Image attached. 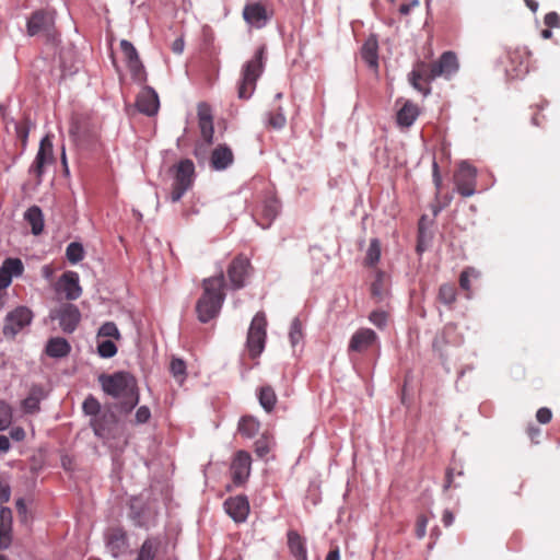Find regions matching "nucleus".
<instances>
[{
  "label": "nucleus",
  "mask_w": 560,
  "mask_h": 560,
  "mask_svg": "<svg viewBox=\"0 0 560 560\" xmlns=\"http://www.w3.org/2000/svg\"><path fill=\"white\" fill-rule=\"evenodd\" d=\"M184 46H185V43H184V39L183 38H176L172 45V50L175 52V54H182L184 51Z\"/></svg>",
  "instance_id": "nucleus-64"
},
{
  "label": "nucleus",
  "mask_w": 560,
  "mask_h": 560,
  "mask_svg": "<svg viewBox=\"0 0 560 560\" xmlns=\"http://www.w3.org/2000/svg\"><path fill=\"white\" fill-rule=\"evenodd\" d=\"M419 107L411 101H406L397 112L396 121L399 127L409 128L419 116Z\"/></svg>",
  "instance_id": "nucleus-25"
},
{
  "label": "nucleus",
  "mask_w": 560,
  "mask_h": 560,
  "mask_svg": "<svg viewBox=\"0 0 560 560\" xmlns=\"http://www.w3.org/2000/svg\"><path fill=\"white\" fill-rule=\"evenodd\" d=\"M45 164L40 163L39 161L35 160L33 161L32 165L30 166V174L34 175L37 178V183L39 184L42 182L44 172H45Z\"/></svg>",
  "instance_id": "nucleus-53"
},
{
  "label": "nucleus",
  "mask_w": 560,
  "mask_h": 560,
  "mask_svg": "<svg viewBox=\"0 0 560 560\" xmlns=\"http://www.w3.org/2000/svg\"><path fill=\"white\" fill-rule=\"evenodd\" d=\"M288 546L296 560H307L305 539L295 530L288 532Z\"/></svg>",
  "instance_id": "nucleus-26"
},
{
  "label": "nucleus",
  "mask_w": 560,
  "mask_h": 560,
  "mask_svg": "<svg viewBox=\"0 0 560 560\" xmlns=\"http://www.w3.org/2000/svg\"><path fill=\"white\" fill-rule=\"evenodd\" d=\"M267 319L264 312H258L252 319L248 328L246 347L252 358L259 357L266 345Z\"/></svg>",
  "instance_id": "nucleus-5"
},
{
  "label": "nucleus",
  "mask_w": 560,
  "mask_h": 560,
  "mask_svg": "<svg viewBox=\"0 0 560 560\" xmlns=\"http://www.w3.org/2000/svg\"><path fill=\"white\" fill-rule=\"evenodd\" d=\"M120 49L124 54L131 78L139 83H144L147 81V73L133 44L127 39H121Z\"/></svg>",
  "instance_id": "nucleus-11"
},
{
  "label": "nucleus",
  "mask_w": 560,
  "mask_h": 560,
  "mask_svg": "<svg viewBox=\"0 0 560 560\" xmlns=\"http://www.w3.org/2000/svg\"><path fill=\"white\" fill-rule=\"evenodd\" d=\"M259 422L249 416L243 417L238 421V432L247 439L255 436L259 431Z\"/></svg>",
  "instance_id": "nucleus-33"
},
{
  "label": "nucleus",
  "mask_w": 560,
  "mask_h": 560,
  "mask_svg": "<svg viewBox=\"0 0 560 560\" xmlns=\"http://www.w3.org/2000/svg\"><path fill=\"white\" fill-rule=\"evenodd\" d=\"M24 271V265L19 258H7L0 267V290L7 289L13 277H19Z\"/></svg>",
  "instance_id": "nucleus-23"
},
{
  "label": "nucleus",
  "mask_w": 560,
  "mask_h": 560,
  "mask_svg": "<svg viewBox=\"0 0 560 560\" xmlns=\"http://www.w3.org/2000/svg\"><path fill=\"white\" fill-rule=\"evenodd\" d=\"M129 547L128 537L122 528H113L106 537V548L114 558L125 555Z\"/></svg>",
  "instance_id": "nucleus-21"
},
{
  "label": "nucleus",
  "mask_w": 560,
  "mask_h": 560,
  "mask_svg": "<svg viewBox=\"0 0 560 560\" xmlns=\"http://www.w3.org/2000/svg\"><path fill=\"white\" fill-rule=\"evenodd\" d=\"M552 418V412L549 408L542 407L537 410L536 419L538 422L546 424L549 423Z\"/></svg>",
  "instance_id": "nucleus-56"
},
{
  "label": "nucleus",
  "mask_w": 560,
  "mask_h": 560,
  "mask_svg": "<svg viewBox=\"0 0 560 560\" xmlns=\"http://www.w3.org/2000/svg\"><path fill=\"white\" fill-rule=\"evenodd\" d=\"M12 542V528L0 527V549L5 550Z\"/></svg>",
  "instance_id": "nucleus-52"
},
{
  "label": "nucleus",
  "mask_w": 560,
  "mask_h": 560,
  "mask_svg": "<svg viewBox=\"0 0 560 560\" xmlns=\"http://www.w3.org/2000/svg\"><path fill=\"white\" fill-rule=\"evenodd\" d=\"M454 514L450 510H445L442 515L444 526L448 527L454 523Z\"/></svg>",
  "instance_id": "nucleus-61"
},
{
  "label": "nucleus",
  "mask_w": 560,
  "mask_h": 560,
  "mask_svg": "<svg viewBox=\"0 0 560 560\" xmlns=\"http://www.w3.org/2000/svg\"><path fill=\"white\" fill-rule=\"evenodd\" d=\"M388 315L385 311L376 310L373 311L370 316L369 320L376 326L380 329H383L387 325Z\"/></svg>",
  "instance_id": "nucleus-47"
},
{
  "label": "nucleus",
  "mask_w": 560,
  "mask_h": 560,
  "mask_svg": "<svg viewBox=\"0 0 560 560\" xmlns=\"http://www.w3.org/2000/svg\"><path fill=\"white\" fill-rule=\"evenodd\" d=\"M477 170L468 162L463 161L454 175L456 190L463 197H471L476 194Z\"/></svg>",
  "instance_id": "nucleus-9"
},
{
  "label": "nucleus",
  "mask_w": 560,
  "mask_h": 560,
  "mask_svg": "<svg viewBox=\"0 0 560 560\" xmlns=\"http://www.w3.org/2000/svg\"><path fill=\"white\" fill-rule=\"evenodd\" d=\"M377 40L375 38H369L361 49L362 59L371 67L376 68L378 65L377 55Z\"/></svg>",
  "instance_id": "nucleus-31"
},
{
  "label": "nucleus",
  "mask_w": 560,
  "mask_h": 560,
  "mask_svg": "<svg viewBox=\"0 0 560 560\" xmlns=\"http://www.w3.org/2000/svg\"><path fill=\"white\" fill-rule=\"evenodd\" d=\"M224 277H210L203 280V293L197 302L196 312L201 323H208L217 317L225 300Z\"/></svg>",
  "instance_id": "nucleus-2"
},
{
  "label": "nucleus",
  "mask_w": 560,
  "mask_h": 560,
  "mask_svg": "<svg viewBox=\"0 0 560 560\" xmlns=\"http://www.w3.org/2000/svg\"><path fill=\"white\" fill-rule=\"evenodd\" d=\"M98 337H110L116 340L120 339V332L117 328V325L114 322L104 323L97 332Z\"/></svg>",
  "instance_id": "nucleus-45"
},
{
  "label": "nucleus",
  "mask_w": 560,
  "mask_h": 560,
  "mask_svg": "<svg viewBox=\"0 0 560 560\" xmlns=\"http://www.w3.org/2000/svg\"><path fill=\"white\" fill-rule=\"evenodd\" d=\"M159 514V505L155 500L144 502L136 498L130 504V518L138 527L149 528L155 524Z\"/></svg>",
  "instance_id": "nucleus-8"
},
{
  "label": "nucleus",
  "mask_w": 560,
  "mask_h": 560,
  "mask_svg": "<svg viewBox=\"0 0 560 560\" xmlns=\"http://www.w3.org/2000/svg\"><path fill=\"white\" fill-rule=\"evenodd\" d=\"M545 24L548 27H559L560 26V16L556 12H549L545 15Z\"/></svg>",
  "instance_id": "nucleus-57"
},
{
  "label": "nucleus",
  "mask_w": 560,
  "mask_h": 560,
  "mask_svg": "<svg viewBox=\"0 0 560 560\" xmlns=\"http://www.w3.org/2000/svg\"><path fill=\"white\" fill-rule=\"evenodd\" d=\"M98 382L105 394L121 400V411H131L139 402L136 378L128 372L119 371L113 374H102Z\"/></svg>",
  "instance_id": "nucleus-1"
},
{
  "label": "nucleus",
  "mask_w": 560,
  "mask_h": 560,
  "mask_svg": "<svg viewBox=\"0 0 560 560\" xmlns=\"http://www.w3.org/2000/svg\"><path fill=\"white\" fill-rule=\"evenodd\" d=\"M421 74L417 71H411L409 74V82L412 85L413 89L421 92L424 96H427L430 93L429 88H424L420 84Z\"/></svg>",
  "instance_id": "nucleus-49"
},
{
  "label": "nucleus",
  "mask_w": 560,
  "mask_h": 560,
  "mask_svg": "<svg viewBox=\"0 0 560 560\" xmlns=\"http://www.w3.org/2000/svg\"><path fill=\"white\" fill-rule=\"evenodd\" d=\"M258 398L266 411H271L277 402L276 393L270 386H262L259 389Z\"/></svg>",
  "instance_id": "nucleus-35"
},
{
  "label": "nucleus",
  "mask_w": 560,
  "mask_h": 560,
  "mask_svg": "<svg viewBox=\"0 0 560 560\" xmlns=\"http://www.w3.org/2000/svg\"><path fill=\"white\" fill-rule=\"evenodd\" d=\"M71 347L69 342L61 337L50 338L46 345V353L50 358H63L69 354Z\"/></svg>",
  "instance_id": "nucleus-28"
},
{
  "label": "nucleus",
  "mask_w": 560,
  "mask_h": 560,
  "mask_svg": "<svg viewBox=\"0 0 560 560\" xmlns=\"http://www.w3.org/2000/svg\"><path fill=\"white\" fill-rule=\"evenodd\" d=\"M11 497L10 486L0 479V504L7 503Z\"/></svg>",
  "instance_id": "nucleus-58"
},
{
  "label": "nucleus",
  "mask_w": 560,
  "mask_h": 560,
  "mask_svg": "<svg viewBox=\"0 0 560 560\" xmlns=\"http://www.w3.org/2000/svg\"><path fill=\"white\" fill-rule=\"evenodd\" d=\"M243 18L245 22L255 28H262L271 19L266 7L261 2H252L245 4L243 9Z\"/></svg>",
  "instance_id": "nucleus-14"
},
{
  "label": "nucleus",
  "mask_w": 560,
  "mask_h": 560,
  "mask_svg": "<svg viewBox=\"0 0 560 560\" xmlns=\"http://www.w3.org/2000/svg\"><path fill=\"white\" fill-rule=\"evenodd\" d=\"M24 220L31 225L32 233L39 235L44 230V214L39 207L32 206L24 212Z\"/></svg>",
  "instance_id": "nucleus-29"
},
{
  "label": "nucleus",
  "mask_w": 560,
  "mask_h": 560,
  "mask_svg": "<svg viewBox=\"0 0 560 560\" xmlns=\"http://www.w3.org/2000/svg\"><path fill=\"white\" fill-rule=\"evenodd\" d=\"M15 506H16V512H18L21 523L27 525L30 522V517H28V510H27L24 499H22V498L18 499L15 502Z\"/></svg>",
  "instance_id": "nucleus-50"
},
{
  "label": "nucleus",
  "mask_w": 560,
  "mask_h": 560,
  "mask_svg": "<svg viewBox=\"0 0 560 560\" xmlns=\"http://www.w3.org/2000/svg\"><path fill=\"white\" fill-rule=\"evenodd\" d=\"M84 248L81 243L72 242L66 248V257L72 265L80 262L84 258Z\"/></svg>",
  "instance_id": "nucleus-36"
},
{
  "label": "nucleus",
  "mask_w": 560,
  "mask_h": 560,
  "mask_svg": "<svg viewBox=\"0 0 560 560\" xmlns=\"http://www.w3.org/2000/svg\"><path fill=\"white\" fill-rule=\"evenodd\" d=\"M433 182H434V185L438 189V191L440 190L441 188V185H442V178L440 176V173H439V166H438V163L434 161L433 162Z\"/></svg>",
  "instance_id": "nucleus-60"
},
{
  "label": "nucleus",
  "mask_w": 560,
  "mask_h": 560,
  "mask_svg": "<svg viewBox=\"0 0 560 560\" xmlns=\"http://www.w3.org/2000/svg\"><path fill=\"white\" fill-rule=\"evenodd\" d=\"M265 46H260L254 57L244 63L241 71V79L237 83V97L240 100H249L256 90L257 80L264 72L265 67Z\"/></svg>",
  "instance_id": "nucleus-3"
},
{
  "label": "nucleus",
  "mask_w": 560,
  "mask_h": 560,
  "mask_svg": "<svg viewBox=\"0 0 560 560\" xmlns=\"http://www.w3.org/2000/svg\"><path fill=\"white\" fill-rule=\"evenodd\" d=\"M49 317L52 320H58L63 332L71 334L75 330L81 319V313L75 305L63 304L60 307L50 311Z\"/></svg>",
  "instance_id": "nucleus-10"
},
{
  "label": "nucleus",
  "mask_w": 560,
  "mask_h": 560,
  "mask_svg": "<svg viewBox=\"0 0 560 560\" xmlns=\"http://www.w3.org/2000/svg\"><path fill=\"white\" fill-rule=\"evenodd\" d=\"M195 165L191 160H182L175 168L174 182L170 199L177 202L191 187L194 180Z\"/></svg>",
  "instance_id": "nucleus-7"
},
{
  "label": "nucleus",
  "mask_w": 560,
  "mask_h": 560,
  "mask_svg": "<svg viewBox=\"0 0 560 560\" xmlns=\"http://www.w3.org/2000/svg\"><path fill=\"white\" fill-rule=\"evenodd\" d=\"M234 161L232 150L226 144H220L211 154L210 164L215 171L226 170Z\"/></svg>",
  "instance_id": "nucleus-24"
},
{
  "label": "nucleus",
  "mask_w": 560,
  "mask_h": 560,
  "mask_svg": "<svg viewBox=\"0 0 560 560\" xmlns=\"http://www.w3.org/2000/svg\"><path fill=\"white\" fill-rule=\"evenodd\" d=\"M252 470V457L246 451H238L231 463L232 479L235 485L244 483Z\"/></svg>",
  "instance_id": "nucleus-13"
},
{
  "label": "nucleus",
  "mask_w": 560,
  "mask_h": 560,
  "mask_svg": "<svg viewBox=\"0 0 560 560\" xmlns=\"http://www.w3.org/2000/svg\"><path fill=\"white\" fill-rule=\"evenodd\" d=\"M33 318L34 314L27 306H16L4 317L2 327L3 336L7 339H14L32 324Z\"/></svg>",
  "instance_id": "nucleus-6"
},
{
  "label": "nucleus",
  "mask_w": 560,
  "mask_h": 560,
  "mask_svg": "<svg viewBox=\"0 0 560 560\" xmlns=\"http://www.w3.org/2000/svg\"><path fill=\"white\" fill-rule=\"evenodd\" d=\"M198 120H199V128H200L202 139L208 144L212 143L214 128H213L212 110H211V107L209 104L203 103V102L198 104Z\"/></svg>",
  "instance_id": "nucleus-22"
},
{
  "label": "nucleus",
  "mask_w": 560,
  "mask_h": 560,
  "mask_svg": "<svg viewBox=\"0 0 560 560\" xmlns=\"http://www.w3.org/2000/svg\"><path fill=\"white\" fill-rule=\"evenodd\" d=\"M249 269L250 261L244 256H237L231 261L228 268V278L231 289L238 290L245 285Z\"/></svg>",
  "instance_id": "nucleus-12"
},
{
  "label": "nucleus",
  "mask_w": 560,
  "mask_h": 560,
  "mask_svg": "<svg viewBox=\"0 0 560 560\" xmlns=\"http://www.w3.org/2000/svg\"><path fill=\"white\" fill-rule=\"evenodd\" d=\"M226 514L236 523H243L249 514V502L245 495L231 497L224 501Z\"/></svg>",
  "instance_id": "nucleus-16"
},
{
  "label": "nucleus",
  "mask_w": 560,
  "mask_h": 560,
  "mask_svg": "<svg viewBox=\"0 0 560 560\" xmlns=\"http://www.w3.org/2000/svg\"><path fill=\"white\" fill-rule=\"evenodd\" d=\"M378 341L376 332L370 328L358 329L350 338L348 352H363Z\"/></svg>",
  "instance_id": "nucleus-17"
},
{
  "label": "nucleus",
  "mask_w": 560,
  "mask_h": 560,
  "mask_svg": "<svg viewBox=\"0 0 560 560\" xmlns=\"http://www.w3.org/2000/svg\"><path fill=\"white\" fill-rule=\"evenodd\" d=\"M12 124H13V127L15 130L16 138L21 140L22 147L25 148L27 144V139H28V135H30L28 121L27 120H24V121L12 120Z\"/></svg>",
  "instance_id": "nucleus-41"
},
{
  "label": "nucleus",
  "mask_w": 560,
  "mask_h": 560,
  "mask_svg": "<svg viewBox=\"0 0 560 560\" xmlns=\"http://www.w3.org/2000/svg\"><path fill=\"white\" fill-rule=\"evenodd\" d=\"M11 447L10 440L5 435L0 434V454L8 453Z\"/></svg>",
  "instance_id": "nucleus-63"
},
{
  "label": "nucleus",
  "mask_w": 560,
  "mask_h": 560,
  "mask_svg": "<svg viewBox=\"0 0 560 560\" xmlns=\"http://www.w3.org/2000/svg\"><path fill=\"white\" fill-rule=\"evenodd\" d=\"M55 21V12L51 10L33 12L26 23L27 35L42 36L47 42H54L57 37Z\"/></svg>",
  "instance_id": "nucleus-4"
},
{
  "label": "nucleus",
  "mask_w": 560,
  "mask_h": 560,
  "mask_svg": "<svg viewBox=\"0 0 560 560\" xmlns=\"http://www.w3.org/2000/svg\"><path fill=\"white\" fill-rule=\"evenodd\" d=\"M381 259V243L377 238H372L366 250L365 264L370 267L375 266Z\"/></svg>",
  "instance_id": "nucleus-37"
},
{
  "label": "nucleus",
  "mask_w": 560,
  "mask_h": 560,
  "mask_svg": "<svg viewBox=\"0 0 560 560\" xmlns=\"http://www.w3.org/2000/svg\"><path fill=\"white\" fill-rule=\"evenodd\" d=\"M419 5L418 0H412L410 3H404L399 8V12L404 15H407L413 7Z\"/></svg>",
  "instance_id": "nucleus-62"
},
{
  "label": "nucleus",
  "mask_w": 560,
  "mask_h": 560,
  "mask_svg": "<svg viewBox=\"0 0 560 560\" xmlns=\"http://www.w3.org/2000/svg\"><path fill=\"white\" fill-rule=\"evenodd\" d=\"M458 70L457 57L452 51H445L440 59L431 65L429 77L435 79L438 77L450 78Z\"/></svg>",
  "instance_id": "nucleus-15"
},
{
  "label": "nucleus",
  "mask_w": 560,
  "mask_h": 560,
  "mask_svg": "<svg viewBox=\"0 0 560 560\" xmlns=\"http://www.w3.org/2000/svg\"><path fill=\"white\" fill-rule=\"evenodd\" d=\"M136 422L139 424L147 423L151 418V411L147 406H141L136 411Z\"/></svg>",
  "instance_id": "nucleus-54"
},
{
  "label": "nucleus",
  "mask_w": 560,
  "mask_h": 560,
  "mask_svg": "<svg viewBox=\"0 0 560 560\" xmlns=\"http://www.w3.org/2000/svg\"><path fill=\"white\" fill-rule=\"evenodd\" d=\"M289 338L292 347H295L302 339V324L299 318H294L290 326Z\"/></svg>",
  "instance_id": "nucleus-44"
},
{
  "label": "nucleus",
  "mask_w": 560,
  "mask_h": 560,
  "mask_svg": "<svg viewBox=\"0 0 560 560\" xmlns=\"http://www.w3.org/2000/svg\"><path fill=\"white\" fill-rule=\"evenodd\" d=\"M439 299L445 305H452L456 300V289L454 285L445 283L440 287Z\"/></svg>",
  "instance_id": "nucleus-38"
},
{
  "label": "nucleus",
  "mask_w": 560,
  "mask_h": 560,
  "mask_svg": "<svg viewBox=\"0 0 560 560\" xmlns=\"http://www.w3.org/2000/svg\"><path fill=\"white\" fill-rule=\"evenodd\" d=\"M25 430L22 427H14L10 430V436L16 442H21L25 439Z\"/></svg>",
  "instance_id": "nucleus-59"
},
{
  "label": "nucleus",
  "mask_w": 560,
  "mask_h": 560,
  "mask_svg": "<svg viewBox=\"0 0 560 560\" xmlns=\"http://www.w3.org/2000/svg\"><path fill=\"white\" fill-rule=\"evenodd\" d=\"M170 370L174 377L183 381L186 374V363L182 359L174 358L171 361Z\"/></svg>",
  "instance_id": "nucleus-46"
},
{
  "label": "nucleus",
  "mask_w": 560,
  "mask_h": 560,
  "mask_svg": "<svg viewBox=\"0 0 560 560\" xmlns=\"http://www.w3.org/2000/svg\"><path fill=\"white\" fill-rule=\"evenodd\" d=\"M268 124L275 129H282L287 124V118L282 107L268 114Z\"/></svg>",
  "instance_id": "nucleus-42"
},
{
  "label": "nucleus",
  "mask_w": 560,
  "mask_h": 560,
  "mask_svg": "<svg viewBox=\"0 0 560 560\" xmlns=\"http://www.w3.org/2000/svg\"><path fill=\"white\" fill-rule=\"evenodd\" d=\"M13 412L11 406L0 400V431L5 430L12 422Z\"/></svg>",
  "instance_id": "nucleus-40"
},
{
  "label": "nucleus",
  "mask_w": 560,
  "mask_h": 560,
  "mask_svg": "<svg viewBox=\"0 0 560 560\" xmlns=\"http://www.w3.org/2000/svg\"><path fill=\"white\" fill-rule=\"evenodd\" d=\"M97 353L101 358L109 359L117 353V347L112 340H101L97 343Z\"/></svg>",
  "instance_id": "nucleus-43"
},
{
  "label": "nucleus",
  "mask_w": 560,
  "mask_h": 560,
  "mask_svg": "<svg viewBox=\"0 0 560 560\" xmlns=\"http://www.w3.org/2000/svg\"><path fill=\"white\" fill-rule=\"evenodd\" d=\"M273 445L272 439L267 436L266 434H262L256 442H255V453L258 457L264 458L271 450Z\"/></svg>",
  "instance_id": "nucleus-39"
},
{
  "label": "nucleus",
  "mask_w": 560,
  "mask_h": 560,
  "mask_svg": "<svg viewBox=\"0 0 560 560\" xmlns=\"http://www.w3.org/2000/svg\"><path fill=\"white\" fill-rule=\"evenodd\" d=\"M57 290L65 294L68 300H77L82 294L79 283V275L75 271L65 272L58 283Z\"/></svg>",
  "instance_id": "nucleus-19"
},
{
  "label": "nucleus",
  "mask_w": 560,
  "mask_h": 560,
  "mask_svg": "<svg viewBox=\"0 0 560 560\" xmlns=\"http://www.w3.org/2000/svg\"><path fill=\"white\" fill-rule=\"evenodd\" d=\"M0 527L12 528V511L10 508L2 506L0 509Z\"/></svg>",
  "instance_id": "nucleus-51"
},
{
  "label": "nucleus",
  "mask_w": 560,
  "mask_h": 560,
  "mask_svg": "<svg viewBox=\"0 0 560 560\" xmlns=\"http://www.w3.org/2000/svg\"><path fill=\"white\" fill-rule=\"evenodd\" d=\"M280 212V203L277 198L269 197L264 200L261 207V214L264 217L265 222H258V224L262 229H267L270 226L271 222L277 218Z\"/></svg>",
  "instance_id": "nucleus-27"
},
{
  "label": "nucleus",
  "mask_w": 560,
  "mask_h": 560,
  "mask_svg": "<svg viewBox=\"0 0 560 560\" xmlns=\"http://www.w3.org/2000/svg\"><path fill=\"white\" fill-rule=\"evenodd\" d=\"M371 293L377 302H382L386 296L385 273L381 270L375 273V279L371 284Z\"/></svg>",
  "instance_id": "nucleus-34"
},
{
  "label": "nucleus",
  "mask_w": 560,
  "mask_h": 560,
  "mask_svg": "<svg viewBox=\"0 0 560 560\" xmlns=\"http://www.w3.org/2000/svg\"><path fill=\"white\" fill-rule=\"evenodd\" d=\"M44 398V390L40 386H33L30 395L22 401V408L27 413L39 410V404Z\"/></svg>",
  "instance_id": "nucleus-30"
},
{
  "label": "nucleus",
  "mask_w": 560,
  "mask_h": 560,
  "mask_svg": "<svg viewBox=\"0 0 560 560\" xmlns=\"http://www.w3.org/2000/svg\"><path fill=\"white\" fill-rule=\"evenodd\" d=\"M82 409L85 415L93 417L91 419V427L95 435L103 438L105 435L106 428L103 422V419L98 417V413L101 411L100 401L93 395H89L82 404Z\"/></svg>",
  "instance_id": "nucleus-18"
},
{
  "label": "nucleus",
  "mask_w": 560,
  "mask_h": 560,
  "mask_svg": "<svg viewBox=\"0 0 560 560\" xmlns=\"http://www.w3.org/2000/svg\"><path fill=\"white\" fill-rule=\"evenodd\" d=\"M35 160L39 161L40 163H44L45 165H50L54 163V145L48 136L44 137L40 140Z\"/></svg>",
  "instance_id": "nucleus-32"
},
{
  "label": "nucleus",
  "mask_w": 560,
  "mask_h": 560,
  "mask_svg": "<svg viewBox=\"0 0 560 560\" xmlns=\"http://www.w3.org/2000/svg\"><path fill=\"white\" fill-rule=\"evenodd\" d=\"M136 106L138 110L147 116H153L158 113L160 102L156 92L145 86L137 96Z\"/></svg>",
  "instance_id": "nucleus-20"
},
{
  "label": "nucleus",
  "mask_w": 560,
  "mask_h": 560,
  "mask_svg": "<svg viewBox=\"0 0 560 560\" xmlns=\"http://www.w3.org/2000/svg\"><path fill=\"white\" fill-rule=\"evenodd\" d=\"M478 278L479 272L474 268H467L462 271L459 276V285L463 290L469 291L470 290V278Z\"/></svg>",
  "instance_id": "nucleus-48"
},
{
  "label": "nucleus",
  "mask_w": 560,
  "mask_h": 560,
  "mask_svg": "<svg viewBox=\"0 0 560 560\" xmlns=\"http://www.w3.org/2000/svg\"><path fill=\"white\" fill-rule=\"evenodd\" d=\"M428 518L424 515H420L416 524V535L419 539L423 538L427 533Z\"/></svg>",
  "instance_id": "nucleus-55"
}]
</instances>
